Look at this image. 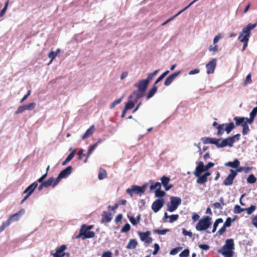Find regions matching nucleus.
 I'll return each instance as SVG.
<instances>
[{
    "label": "nucleus",
    "mask_w": 257,
    "mask_h": 257,
    "mask_svg": "<svg viewBox=\"0 0 257 257\" xmlns=\"http://www.w3.org/2000/svg\"><path fill=\"white\" fill-rule=\"evenodd\" d=\"M200 166H196L194 172V175L197 177V183L202 184L207 181V177L209 176L211 174L209 172H206L203 175H201L204 171L200 169V168H202L203 167L201 164H200Z\"/></svg>",
    "instance_id": "obj_3"
},
{
    "label": "nucleus",
    "mask_w": 257,
    "mask_h": 257,
    "mask_svg": "<svg viewBox=\"0 0 257 257\" xmlns=\"http://www.w3.org/2000/svg\"><path fill=\"white\" fill-rule=\"evenodd\" d=\"M239 164V161L237 159H235L233 162H228L225 163V165L233 168H237Z\"/></svg>",
    "instance_id": "obj_27"
},
{
    "label": "nucleus",
    "mask_w": 257,
    "mask_h": 257,
    "mask_svg": "<svg viewBox=\"0 0 257 257\" xmlns=\"http://www.w3.org/2000/svg\"><path fill=\"white\" fill-rule=\"evenodd\" d=\"M130 225L128 223H126L124 226L121 229V232H127L130 230Z\"/></svg>",
    "instance_id": "obj_54"
},
{
    "label": "nucleus",
    "mask_w": 257,
    "mask_h": 257,
    "mask_svg": "<svg viewBox=\"0 0 257 257\" xmlns=\"http://www.w3.org/2000/svg\"><path fill=\"white\" fill-rule=\"evenodd\" d=\"M159 70H156L154 72L148 74L147 78L146 79L147 81H148L149 83L150 81H151L153 77L157 75V74L159 72Z\"/></svg>",
    "instance_id": "obj_38"
},
{
    "label": "nucleus",
    "mask_w": 257,
    "mask_h": 257,
    "mask_svg": "<svg viewBox=\"0 0 257 257\" xmlns=\"http://www.w3.org/2000/svg\"><path fill=\"white\" fill-rule=\"evenodd\" d=\"M182 233L183 235L185 236H188L190 237H191L192 236V233L190 231L186 230L185 228L182 229Z\"/></svg>",
    "instance_id": "obj_57"
},
{
    "label": "nucleus",
    "mask_w": 257,
    "mask_h": 257,
    "mask_svg": "<svg viewBox=\"0 0 257 257\" xmlns=\"http://www.w3.org/2000/svg\"><path fill=\"white\" fill-rule=\"evenodd\" d=\"M200 72V70L198 68H196L193 70L190 71L188 73L189 75H193L198 74Z\"/></svg>",
    "instance_id": "obj_59"
},
{
    "label": "nucleus",
    "mask_w": 257,
    "mask_h": 257,
    "mask_svg": "<svg viewBox=\"0 0 257 257\" xmlns=\"http://www.w3.org/2000/svg\"><path fill=\"white\" fill-rule=\"evenodd\" d=\"M72 169V167L69 166L62 171L59 174L57 178L55 179L54 183L53 184V187L54 188L56 185H57L62 179L66 178L68 177L71 174Z\"/></svg>",
    "instance_id": "obj_5"
},
{
    "label": "nucleus",
    "mask_w": 257,
    "mask_h": 257,
    "mask_svg": "<svg viewBox=\"0 0 257 257\" xmlns=\"http://www.w3.org/2000/svg\"><path fill=\"white\" fill-rule=\"evenodd\" d=\"M98 145V143H95L93 146L90 147L89 149L87 154L86 155V159H85L84 162L85 163H86L87 162V160L89 157V156L91 155V154L92 153V152L94 151V150L96 148Z\"/></svg>",
    "instance_id": "obj_28"
},
{
    "label": "nucleus",
    "mask_w": 257,
    "mask_h": 257,
    "mask_svg": "<svg viewBox=\"0 0 257 257\" xmlns=\"http://www.w3.org/2000/svg\"><path fill=\"white\" fill-rule=\"evenodd\" d=\"M154 248H155V249H154V251L153 252V254L156 255L158 253V251L160 249L159 245L157 243H155L154 244Z\"/></svg>",
    "instance_id": "obj_61"
},
{
    "label": "nucleus",
    "mask_w": 257,
    "mask_h": 257,
    "mask_svg": "<svg viewBox=\"0 0 257 257\" xmlns=\"http://www.w3.org/2000/svg\"><path fill=\"white\" fill-rule=\"evenodd\" d=\"M61 50L60 49H57L56 51H51L48 54V57L51 59L50 62L49 64H51L53 60L58 55V54L60 53Z\"/></svg>",
    "instance_id": "obj_21"
},
{
    "label": "nucleus",
    "mask_w": 257,
    "mask_h": 257,
    "mask_svg": "<svg viewBox=\"0 0 257 257\" xmlns=\"http://www.w3.org/2000/svg\"><path fill=\"white\" fill-rule=\"evenodd\" d=\"M164 204V199L160 198L154 201L152 205V209L155 212H157L163 206Z\"/></svg>",
    "instance_id": "obj_12"
},
{
    "label": "nucleus",
    "mask_w": 257,
    "mask_h": 257,
    "mask_svg": "<svg viewBox=\"0 0 257 257\" xmlns=\"http://www.w3.org/2000/svg\"><path fill=\"white\" fill-rule=\"evenodd\" d=\"M165 194L164 191L161 190L160 189L155 191V196L158 198L163 197Z\"/></svg>",
    "instance_id": "obj_44"
},
{
    "label": "nucleus",
    "mask_w": 257,
    "mask_h": 257,
    "mask_svg": "<svg viewBox=\"0 0 257 257\" xmlns=\"http://www.w3.org/2000/svg\"><path fill=\"white\" fill-rule=\"evenodd\" d=\"M240 135L237 134L231 137H228L221 141L220 148L228 146H232L236 140H238Z\"/></svg>",
    "instance_id": "obj_8"
},
{
    "label": "nucleus",
    "mask_w": 257,
    "mask_h": 257,
    "mask_svg": "<svg viewBox=\"0 0 257 257\" xmlns=\"http://www.w3.org/2000/svg\"><path fill=\"white\" fill-rule=\"evenodd\" d=\"M256 209V207L254 205H251L249 207L245 208V210L247 211L248 214H252Z\"/></svg>",
    "instance_id": "obj_47"
},
{
    "label": "nucleus",
    "mask_w": 257,
    "mask_h": 257,
    "mask_svg": "<svg viewBox=\"0 0 257 257\" xmlns=\"http://www.w3.org/2000/svg\"><path fill=\"white\" fill-rule=\"evenodd\" d=\"M25 213V209L24 208L21 209L18 212L10 215L7 220L11 224L12 222L18 221Z\"/></svg>",
    "instance_id": "obj_10"
},
{
    "label": "nucleus",
    "mask_w": 257,
    "mask_h": 257,
    "mask_svg": "<svg viewBox=\"0 0 257 257\" xmlns=\"http://www.w3.org/2000/svg\"><path fill=\"white\" fill-rule=\"evenodd\" d=\"M101 257H112V253L109 251H104L102 253Z\"/></svg>",
    "instance_id": "obj_63"
},
{
    "label": "nucleus",
    "mask_w": 257,
    "mask_h": 257,
    "mask_svg": "<svg viewBox=\"0 0 257 257\" xmlns=\"http://www.w3.org/2000/svg\"><path fill=\"white\" fill-rule=\"evenodd\" d=\"M179 215L177 214L171 215L169 216L170 222L173 223L178 219Z\"/></svg>",
    "instance_id": "obj_55"
},
{
    "label": "nucleus",
    "mask_w": 257,
    "mask_h": 257,
    "mask_svg": "<svg viewBox=\"0 0 257 257\" xmlns=\"http://www.w3.org/2000/svg\"><path fill=\"white\" fill-rule=\"evenodd\" d=\"M10 224H9V223L7 221V220L4 221L2 226H0V233L2 232V231H3L8 226H9Z\"/></svg>",
    "instance_id": "obj_52"
},
{
    "label": "nucleus",
    "mask_w": 257,
    "mask_h": 257,
    "mask_svg": "<svg viewBox=\"0 0 257 257\" xmlns=\"http://www.w3.org/2000/svg\"><path fill=\"white\" fill-rule=\"evenodd\" d=\"M200 164H202L203 167L202 168H200V169L203 170L204 172L207 171L209 168L212 167L214 166V163L211 162H209L207 165L205 166L202 161H199L197 163V166H201Z\"/></svg>",
    "instance_id": "obj_22"
},
{
    "label": "nucleus",
    "mask_w": 257,
    "mask_h": 257,
    "mask_svg": "<svg viewBox=\"0 0 257 257\" xmlns=\"http://www.w3.org/2000/svg\"><path fill=\"white\" fill-rule=\"evenodd\" d=\"M123 96H122L121 98L118 99H116L115 100H114L111 104V105L110 106V108L111 109H112L113 108H114L116 105L118 104L119 103H120V102L122 101V99L123 98Z\"/></svg>",
    "instance_id": "obj_49"
},
{
    "label": "nucleus",
    "mask_w": 257,
    "mask_h": 257,
    "mask_svg": "<svg viewBox=\"0 0 257 257\" xmlns=\"http://www.w3.org/2000/svg\"><path fill=\"white\" fill-rule=\"evenodd\" d=\"M161 180L163 185L166 186L168 184L170 181V178L166 176H163V177L161 178Z\"/></svg>",
    "instance_id": "obj_45"
},
{
    "label": "nucleus",
    "mask_w": 257,
    "mask_h": 257,
    "mask_svg": "<svg viewBox=\"0 0 257 257\" xmlns=\"http://www.w3.org/2000/svg\"><path fill=\"white\" fill-rule=\"evenodd\" d=\"M216 62L217 61L216 59H213L206 65L207 73L208 74H210L214 73L216 66Z\"/></svg>",
    "instance_id": "obj_13"
},
{
    "label": "nucleus",
    "mask_w": 257,
    "mask_h": 257,
    "mask_svg": "<svg viewBox=\"0 0 257 257\" xmlns=\"http://www.w3.org/2000/svg\"><path fill=\"white\" fill-rule=\"evenodd\" d=\"M94 125H91L88 130H86L84 134L83 135L82 139L83 140H85L87 138L90 137L94 133Z\"/></svg>",
    "instance_id": "obj_19"
},
{
    "label": "nucleus",
    "mask_w": 257,
    "mask_h": 257,
    "mask_svg": "<svg viewBox=\"0 0 257 257\" xmlns=\"http://www.w3.org/2000/svg\"><path fill=\"white\" fill-rule=\"evenodd\" d=\"M181 203V199L178 197L172 196L170 198V203L167 204V210L173 212L175 211Z\"/></svg>",
    "instance_id": "obj_6"
},
{
    "label": "nucleus",
    "mask_w": 257,
    "mask_h": 257,
    "mask_svg": "<svg viewBox=\"0 0 257 257\" xmlns=\"http://www.w3.org/2000/svg\"><path fill=\"white\" fill-rule=\"evenodd\" d=\"M76 149L73 150L67 157V158L65 159V160L62 163V165L65 166L66 165L69 161H70L74 157Z\"/></svg>",
    "instance_id": "obj_30"
},
{
    "label": "nucleus",
    "mask_w": 257,
    "mask_h": 257,
    "mask_svg": "<svg viewBox=\"0 0 257 257\" xmlns=\"http://www.w3.org/2000/svg\"><path fill=\"white\" fill-rule=\"evenodd\" d=\"M85 225H83L81 229L83 232V236L82 237V239H85L86 238H92L95 236V233L93 231H91L90 230H88V229H85Z\"/></svg>",
    "instance_id": "obj_15"
},
{
    "label": "nucleus",
    "mask_w": 257,
    "mask_h": 257,
    "mask_svg": "<svg viewBox=\"0 0 257 257\" xmlns=\"http://www.w3.org/2000/svg\"><path fill=\"white\" fill-rule=\"evenodd\" d=\"M148 184H146L142 186H138L134 185L132 186L131 188L126 189V192L129 194L131 196H133V192H136L137 194H141L145 192Z\"/></svg>",
    "instance_id": "obj_7"
},
{
    "label": "nucleus",
    "mask_w": 257,
    "mask_h": 257,
    "mask_svg": "<svg viewBox=\"0 0 257 257\" xmlns=\"http://www.w3.org/2000/svg\"><path fill=\"white\" fill-rule=\"evenodd\" d=\"M25 105L26 110H32L35 108V107L36 106V104L35 102H32V103H30L28 104Z\"/></svg>",
    "instance_id": "obj_42"
},
{
    "label": "nucleus",
    "mask_w": 257,
    "mask_h": 257,
    "mask_svg": "<svg viewBox=\"0 0 257 257\" xmlns=\"http://www.w3.org/2000/svg\"><path fill=\"white\" fill-rule=\"evenodd\" d=\"M244 211H245V208H241L240 206L236 205L234 207L233 212L235 214H239Z\"/></svg>",
    "instance_id": "obj_37"
},
{
    "label": "nucleus",
    "mask_w": 257,
    "mask_h": 257,
    "mask_svg": "<svg viewBox=\"0 0 257 257\" xmlns=\"http://www.w3.org/2000/svg\"><path fill=\"white\" fill-rule=\"evenodd\" d=\"M257 114V108L254 107L250 113V117L248 118L249 124L252 123L253 119Z\"/></svg>",
    "instance_id": "obj_29"
},
{
    "label": "nucleus",
    "mask_w": 257,
    "mask_h": 257,
    "mask_svg": "<svg viewBox=\"0 0 257 257\" xmlns=\"http://www.w3.org/2000/svg\"><path fill=\"white\" fill-rule=\"evenodd\" d=\"M169 231L168 229H165L163 230L155 229L154 232L157 234L164 235Z\"/></svg>",
    "instance_id": "obj_43"
},
{
    "label": "nucleus",
    "mask_w": 257,
    "mask_h": 257,
    "mask_svg": "<svg viewBox=\"0 0 257 257\" xmlns=\"http://www.w3.org/2000/svg\"><path fill=\"white\" fill-rule=\"evenodd\" d=\"M234 120L236 121V123L237 125H241L243 126V124L244 123H249V120L248 118L247 117H240L238 118L237 117L234 118Z\"/></svg>",
    "instance_id": "obj_20"
},
{
    "label": "nucleus",
    "mask_w": 257,
    "mask_h": 257,
    "mask_svg": "<svg viewBox=\"0 0 257 257\" xmlns=\"http://www.w3.org/2000/svg\"><path fill=\"white\" fill-rule=\"evenodd\" d=\"M25 110H26V109L25 105L20 106L15 111V114L22 113Z\"/></svg>",
    "instance_id": "obj_50"
},
{
    "label": "nucleus",
    "mask_w": 257,
    "mask_h": 257,
    "mask_svg": "<svg viewBox=\"0 0 257 257\" xmlns=\"http://www.w3.org/2000/svg\"><path fill=\"white\" fill-rule=\"evenodd\" d=\"M55 180L53 177H51L47 181L43 182V186H45V187H48L51 185L53 186Z\"/></svg>",
    "instance_id": "obj_34"
},
{
    "label": "nucleus",
    "mask_w": 257,
    "mask_h": 257,
    "mask_svg": "<svg viewBox=\"0 0 257 257\" xmlns=\"http://www.w3.org/2000/svg\"><path fill=\"white\" fill-rule=\"evenodd\" d=\"M138 234L140 237L141 240L144 241L146 246L152 242V238L150 237L151 232L149 231L146 232H139Z\"/></svg>",
    "instance_id": "obj_9"
},
{
    "label": "nucleus",
    "mask_w": 257,
    "mask_h": 257,
    "mask_svg": "<svg viewBox=\"0 0 257 257\" xmlns=\"http://www.w3.org/2000/svg\"><path fill=\"white\" fill-rule=\"evenodd\" d=\"M135 106L134 102L132 100H129L128 102L126 103L124 108L126 110L131 109L133 108Z\"/></svg>",
    "instance_id": "obj_40"
},
{
    "label": "nucleus",
    "mask_w": 257,
    "mask_h": 257,
    "mask_svg": "<svg viewBox=\"0 0 257 257\" xmlns=\"http://www.w3.org/2000/svg\"><path fill=\"white\" fill-rule=\"evenodd\" d=\"M148 81L146 79L140 80L138 83L135 84V86L137 87L140 92H144L149 84Z\"/></svg>",
    "instance_id": "obj_14"
},
{
    "label": "nucleus",
    "mask_w": 257,
    "mask_h": 257,
    "mask_svg": "<svg viewBox=\"0 0 257 257\" xmlns=\"http://www.w3.org/2000/svg\"><path fill=\"white\" fill-rule=\"evenodd\" d=\"M180 73V71H178L174 73L173 74L168 77L164 82V85L165 86L170 85L174 80L178 76Z\"/></svg>",
    "instance_id": "obj_16"
},
{
    "label": "nucleus",
    "mask_w": 257,
    "mask_h": 257,
    "mask_svg": "<svg viewBox=\"0 0 257 257\" xmlns=\"http://www.w3.org/2000/svg\"><path fill=\"white\" fill-rule=\"evenodd\" d=\"M212 206L215 208L219 209H222V206H223L221 203H218V202H216V203H213L212 204Z\"/></svg>",
    "instance_id": "obj_62"
},
{
    "label": "nucleus",
    "mask_w": 257,
    "mask_h": 257,
    "mask_svg": "<svg viewBox=\"0 0 257 257\" xmlns=\"http://www.w3.org/2000/svg\"><path fill=\"white\" fill-rule=\"evenodd\" d=\"M211 218L209 216H205L200 219L196 225V229L198 231L205 230L208 229L211 224Z\"/></svg>",
    "instance_id": "obj_4"
},
{
    "label": "nucleus",
    "mask_w": 257,
    "mask_h": 257,
    "mask_svg": "<svg viewBox=\"0 0 257 257\" xmlns=\"http://www.w3.org/2000/svg\"><path fill=\"white\" fill-rule=\"evenodd\" d=\"M31 90H29L27 94L26 95H25L23 98L20 101V102L21 103H22L24 101H25L27 98L29 96V95L31 94Z\"/></svg>",
    "instance_id": "obj_64"
},
{
    "label": "nucleus",
    "mask_w": 257,
    "mask_h": 257,
    "mask_svg": "<svg viewBox=\"0 0 257 257\" xmlns=\"http://www.w3.org/2000/svg\"><path fill=\"white\" fill-rule=\"evenodd\" d=\"M251 82H252V80H251V74H248L246 76V77L245 79V80L244 81V85H246L247 84H250Z\"/></svg>",
    "instance_id": "obj_46"
},
{
    "label": "nucleus",
    "mask_w": 257,
    "mask_h": 257,
    "mask_svg": "<svg viewBox=\"0 0 257 257\" xmlns=\"http://www.w3.org/2000/svg\"><path fill=\"white\" fill-rule=\"evenodd\" d=\"M161 187V184L159 182H157L154 184H152L150 187V189L151 191H153L154 190L157 191L158 190L160 189Z\"/></svg>",
    "instance_id": "obj_36"
},
{
    "label": "nucleus",
    "mask_w": 257,
    "mask_h": 257,
    "mask_svg": "<svg viewBox=\"0 0 257 257\" xmlns=\"http://www.w3.org/2000/svg\"><path fill=\"white\" fill-rule=\"evenodd\" d=\"M257 25V23L254 24H249L244 27L238 37V40L243 43L242 50H244L248 44L249 39L251 34V31L254 29Z\"/></svg>",
    "instance_id": "obj_1"
},
{
    "label": "nucleus",
    "mask_w": 257,
    "mask_h": 257,
    "mask_svg": "<svg viewBox=\"0 0 257 257\" xmlns=\"http://www.w3.org/2000/svg\"><path fill=\"white\" fill-rule=\"evenodd\" d=\"M112 219V215L111 213L107 212H103L102 214V221L103 222H109L111 221Z\"/></svg>",
    "instance_id": "obj_25"
},
{
    "label": "nucleus",
    "mask_w": 257,
    "mask_h": 257,
    "mask_svg": "<svg viewBox=\"0 0 257 257\" xmlns=\"http://www.w3.org/2000/svg\"><path fill=\"white\" fill-rule=\"evenodd\" d=\"M225 127V132L227 134H229L230 132L234 128V124L233 122H230L229 123H224Z\"/></svg>",
    "instance_id": "obj_31"
},
{
    "label": "nucleus",
    "mask_w": 257,
    "mask_h": 257,
    "mask_svg": "<svg viewBox=\"0 0 257 257\" xmlns=\"http://www.w3.org/2000/svg\"><path fill=\"white\" fill-rule=\"evenodd\" d=\"M256 181V178L252 174L249 175L247 179V182L248 183L252 184Z\"/></svg>",
    "instance_id": "obj_41"
},
{
    "label": "nucleus",
    "mask_w": 257,
    "mask_h": 257,
    "mask_svg": "<svg viewBox=\"0 0 257 257\" xmlns=\"http://www.w3.org/2000/svg\"><path fill=\"white\" fill-rule=\"evenodd\" d=\"M200 145V143H194L192 146V150L195 152L199 153V155H202V149Z\"/></svg>",
    "instance_id": "obj_23"
},
{
    "label": "nucleus",
    "mask_w": 257,
    "mask_h": 257,
    "mask_svg": "<svg viewBox=\"0 0 257 257\" xmlns=\"http://www.w3.org/2000/svg\"><path fill=\"white\" fill-rule=\"evenodd\" d=\"M243 130H242V134L243 135H247L249 131V127L247 125V123H244L243 124Z\"/></svg>",
    "instance_id": "obj_48"
},
{
    "label": "nucleus",
    "mask_w": 257,
    "mask_h": 257,
    "mask_svg": "<svg viewBox=\"0 0 257 257\" xmlns=\"http://www.w3.org/2000/svg\"><path fill=\"white\" fill-rule=\"evenodd\" d=\"M66 249L65 245H62L59 247L56 251L53 253L54 257H63L64 255V251Z\"/></svg>",
    "instance_id": "obj_17"
},
{
    "label": "nucleus",
    "mask_w": 257,
    "mask_h": 257,
    "mask_svg": "<svg viewBox=\"0 0 257 257\" xmlns=\"http://www.w3.org/2000/svg\"><path fill=\"white\" fill-rule=\"evenodd\" d=\"M189 253V250L185 249L180 253L179 256L180 257H187L188 256Z\"/></svg>",
    "instance_id": "obj_56"
},
{
    "label": "nucleus",
    "mask_w": 257,
    "mask_h": 257,
    "mask_svg": "<svg viewBox=\"0 0 257 257\" xmlns=\"http://www.w3.org/2000/svg\"><path fill=\"white\" fill-rule=\"evenodd\" d=\"M181 249V248L177 247V248H174L172 249L170 252V254L171 255H175Z\"/></svg>",
    "instance_id": "obj_58"
},
{
    "label": "nucleus",
    "mask_w": 257,
    "mask_h": 257,
    "mask_svg": "<svg viewBox=\"0 0 257 257\" xmlns=\"http://www.w3.org/2000/svg\"><path fill=\"white\" fill-rule=\"evenodd\" d=\"M225 124L223 123L222 124H219L217 126V135L218 136H222L224 133V131H225Z\"/></svg>",
    "instance_id": "obj_32"
},
{
    "label": "nucleus",
    "mask_w": 257,
    "mask_h": 257,
    "mask_svg": "<svg viewBox=\"0 0 257 257\" xmlns=\"http://www.w3.org/2000/svg\"><path fill=\"white\" fill-rule=\"evenodd\" d=\"M38 183L36 182L30 185L24 191V193H26L31 195L37 187Z\"/></svg>",
    "instance_id": "obj_18"
},
{
    "label": "nucleus",
    "mask_w": 257,
    "mask_h": 257,
    "mask_svg": "<svg viewBox=\"0 0 257 257\" xmlns=\"http://www.w3.org/2000/svg\"><path fill=\"white\" fill-rule=\"evenodd\" d=\"M219 50V46L217 44H211L208 48V51L213 55L215 54Z\"/></svg>",
    "instance_id": "obj_24"
},
{
    "label": "nucleus",
    "mask_w": 257,
    "mask_h": 257,
    "mask_svg": "<svg viewBox=\"0 0 257 257\" xmlns=\"http://www.w3.org/2000/svg\"><path fill=\"white\" fill-rule=\"evenodd\" d=\"M222 222H223L222 219H221V218H218V219H217L216 220L215 222L214 223L213 228L212 232H214L216 231V228L218 226V224L219 223H222Z\"/></svg>",
    "instance_id": "obj_39"
},
{
    "label": "nucleus",
    "mask_w": 257,
    "mask_h": 257,
    "mask_svg": "<svg viewBox=\"0 0 257 257\" xmlns=\"http://www.w3.org/2000/svg\"><path fill=\"white\" fill-rule=\"evenodd\" d=\"M237 175V172L232 169L230 170V173L223 181V184L225 186H230L233 183V181Z\"/></svg>",
    "instance_id": "obj_11"
},
{
    "label": "nucleus",
    "mask_w": 257,
    "mask_h": 257,
    "mask_svg": "<svg viewBox=\"0 0 257 257\" xmlns=\"http://www.w3.org/2000/svg\"><path fill=\"white\" fill-rule=\"evenodd\" d=\"M234 249V244L232 239H227L225 244L218 251L224 257H232Z\"/></svg>",
    "instance_id": "obj_2"
},
{
    "label": "nucleus",
    "mask_w": 257,
    "mask_h": 257,
    "mask_svg": "<svg viewBox=\"0 0 257 257\" xmlns=\"http://www.w3.org/2000/svg\"><path fill=\"white\" fill-rule=\"evenodd\" d=\"M157 87L156 86H154L153 88L149 91L148 95H147V98H151L157 92Z\"/></svg>",
    "instance_id": "obj_35"
},
{
    "label": "nucleus",
    "mask_w": 257,
    "mask_h": 257,
    "mask_svg": "<svg viewBox=\"0 0 257 257\" xmlns=\"http://www.w3.org/2000/svg\"><path fill=\"white\" fill-rule=\"evenodd\" d=\"M127 217L129 219L130 221L131 222V223L134 225H136L138 224L139 222L136 220V218H135L134 217L132 216L127 215Z\"/></svg>",
    "instance_id": "obj_51"
},
{
    "label": "nucleus",
    "mask_w": 257,
    "mask_h": 257,
    "mask_svg": "<svg viewBox=\"0 0 257 257\" xmlns=\"http://www.w3.org/2000/svg\"><path fill=\"white\" fill-rule=\"evenodd\" d=\"M138 245L137 241L135 239H131L130 240L128 243L126 247L127 249H134L137 247Z\"/></svg>",
    "instance_id": "obj_26"
},
{
    "label": "nucleus",
    "mask_w": 257,
    "mask_h": 257,
    "mask_svg": "<svg viewBox=\"0 0 257 257\" xmlns=\"http://www.w3.org/2000/svg\"><path fill=\"white\" fill-rule=\"evenodd\" d=\"M231 222H232V220L230 218V217H228L224 224V225L225 226V227H229L231 225Z\"/></svg>",
    "instance_id": "obj_60"
},
{
    "label": "nucleus",
    "mask_w": 257,
    "mask_h": 257,
    "mask_svg": "<svg viewBox=\"0 0 257 257\" xmlns=\"http://www.w3.org/2000/svg\"><path fill=\"white\" fill-rule=\"evenodd\" d=\"M224 38V34L221 33H218L213 38L212 44H217L220 39Z\"/></svg>",
    "instance_id": "obj_33"
},
{
    "label": "nucleus",
    "mask_w": 257,
    "mask_h": 257,
    "mask_svg": "<svg viewBox=\"0 0 257 257\" xmlns=\"http://www.w3.org/2000/svg\"><path fill=\"white\" fill-rule=\"evenodd\" d=\"M106 177V172L104 170H100L98 174V178L99 180H102Z\"/></svg>",
    "instance_id": "obj_53"
}]
</instances>
